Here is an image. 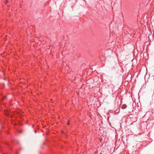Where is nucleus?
Instances as JSON below:
<instances>
[{
    "label": "nucleus",
    "instance_id": "f257e3e1",
    "mask_svg": "<svg viewBox=\"0 0 154 154\" xmlns=\"http://www.w3.org/2000/svg\"><path fill=\"white\" fill-rule=\"evenodd\" d=\"M127 105L125 104L123 105L122 106V108L123 109H125L127 107Z\"/></svg>",
    "mask_w": 154,
    "mask_h": 154
},
{
    "label": "nucleus",
    "instance_id": "f03ea898",
    "mask_svg": "<svg viewBox=\"0 0 154 154\" xmlns=\"http://www.w3.org/2000/svg\"><path fill=\"white\" fill-rule=\"evenodd\" d=\"M9 114L8 112L7 111H5V114L6 115V116H8Z\"/></svg>",
    "mask_w": 154,
    "mask_h": 154
},
{
    "label": "nucleus",
    "instance_id": "7ed1b4c3",
    "mask_svg": "<svg viewBox=\"0 0 154 154\" xmlns=\"http://www.w3.org/2000/svg\"><path fill=\"white\" fill-rule=\"evenodd\" d=\"M8 2V0H6L5 2V4H7Z\"/></svg>",
    "mask_w": 154,
    "mask_h": 154
},
{
    "label": "nucleus",
    "instance_id": "20e7f679",
    "mask_svg": "<svg viewBox=\"0 0 154 154\" xmlns=\"http://www.w3.org/2000/svg\"><path fill=\"white\" fill-rule=\"evenodd\" d=\"M67 124L68 125H69V122H68Z\"/></svg>",
    "mask_w": 154,
    "mask_h": 154
}]
</instances>
